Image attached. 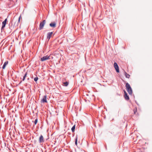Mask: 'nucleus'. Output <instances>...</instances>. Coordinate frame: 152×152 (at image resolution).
Segmentation results:
<instances>
[{"label": "nucleus", "mask_w": 152, "mask_h": 152, "mask_svg": "<svg viewBox=\"0 0 152 152\" xmlns=\"http://www.w3.org/2000/svg\"><path fill=\"white\" fill-rule=\"evenodd\" d=\"M38 79V77H36L34 78V80L36 82L37 81Z\"/></svg>", "instance_id": "17"}, {"label": "nucleus", "mask_w": 152, "mask_h": 152, "mask_svg": "<svg viewBox=\"0 0 152 152\" xmlns=\"http://www.w3.org/2000/svg\"><path fill=\"white\" fill-rule=\"evenodd\" d=\"M27 75V72H26L23 77V81H24L25 80V79L26 76Z\"/></svg>", "instance_id": "15"}, {"label": "nucleus", "mask_w": 152, "mask_h": 152, "mask_svg": "<svg viewBox=\"0 0 152 152\" xmlns=\"http://www.w3.org/2000/svg\"><path fill=\"white\" fill-rule=\"evenodd\" d=\"M46 22L45 20H43L42 22H40L39 25V30H41L43 29Z\"/></svg>", "instance_id": "2"}, {"label": "nucleus", "mask_w": 152, "mask_h": 152, "mask_svg": "<svg viewBox=\"0 0 152 152\" xmlns=\"http://www.w3.org/2000/svg\"><path fill=\"white\" fill-rule=\"evenodd\" d=\"M114 67L116 70V71L117 72H119V69L117 63L115 62L114 64Z\"/></svg>", "instance_id": "6"}, {"label": "nucleus", "mask_w": 152, "mask_h": 152, "mask_svg": "<svg viewBox=\"0 0 152 152\" xmlns=\"http://www.w3.org/2000/svg\"><path fill=\"white\" fill-rule=\"evenodd\" d=\"M56 23L55 22L51 23L50 24V26L53 28H55L56 27Z\"/></svg>", "instance_id": "10"}, {"label": "nucleus", "mask_w": 152, "mask_h": 152, "mask_svg": "<svg viewBox=\"0 0 152 152\" xmlns=\"http://www.w3.org/2000/svg\"><path fill=\"white\" fill-rule=\"evenodd\" d=\"M44 142V138L42 135H41L39 139V142L40 143L43 142Z\"/></svg>", "instance_id": "8"}, {"label": "nucleus", "mask_w": 152, "mask_h": 152, "mask_svg": "<svg viewBox=\"0 0 152 152\" xmlns=\"http://www.w3.org/2000/svg\"><path fill=\"white\" fill-rule=\"evenodd\" d=\"M53 34V32H49L47 33V39H48V40H49L50 39Z\"/></svg>", "instance_id": "7"}, {"label": "nucleus", "mask_w": 152, "mask_h": 152, "mask_svg": "<svg viewBox=\"0 0 152 152\" xmlns=\"http://www.w3.org/2000/svg\"><path fill=\"white\" fill-rule=\"evenodd\" d=\"M75 125H74L71 129V130L73 132H74L75 131Z\"/></svg>", "instance_id": "12"}, {"label": "nucleus", "mask_w": 152, "mask_h": 152, "mask_svg": "<svg viewBox=\"0 0 152 152\" xmlns=\"http://www.w3.org/2000/svg\"><path fill=\"white\" fill-rule=\"evenodd\" d=\"M47 96L45 95L43 96L42 99H41V102L43 103H47Z\"/></svg>", "instance_id": "3"}, {"label": "nucleus", "mask_w": 152, "mask_h": 152, "mask_svg": "<svg viewBox=\"0 0 152 152\" xmlns=\"http://www.w3.org/2000/svg\"><path fill=\"white\" fill-rule=\"evenodd\" d=\"M8 61H5L4 63V64H3V66H2V68L3 69H4L5 68V67H6V66L8 64Z\"/></svg>", "instance_id": "11"}, {"label": "nucleus", "mask_w": 152, "mask_h": 152, "mask_svg": "<svg viewBox=\"0 0 152 152\" xmlns=\"http://www.w3.org/2000/svg\"><path fill=\"white\" fill-rule=\"evenodd\" d=\"M77 136L75 138V144L76 145H77Z\"/></svg>", "instance_id": "16"}, {"label": "nucleus", "mask_w": 152, "mask_h": 152, "mask_svg": "<svg viewBox=\"0 0 152 152\" xmlns=\"http://www.w3.org/2000/svg\"><path fill=\"white\" fill-rule=\"evenodd\" d=\"M37 121H38V120H37V119H36L35 121H34V124L35 125L36 124H37Z\"/></svg>", "instance_id": "18"}, {"label": "nucleus", "mask_w": 152, "mask_h": 152, "mask_svg": "<svg viewBox=\"0 0 152 152\" xmlns=\"http://www.w3.org/2000/svg\"><path fill=\"white\" fill-rule=\"evenodd\" d=\"M20 16L19 17V18H18V22H20Z\"/></svg>", "instance_id": "20"}, {"label": "nucleus", "mask_w": 152, "mask_h": 152, "mask_svg": "<svg viewBox=\"0 0 152 152\" xmlns=\"http://www.w3.org/2000/svg\"><path fill=\"white\" fill-rule=\"evenodd\" d=\"M50 59V56L48 55L43 56L42 58L41 59V60L42 61H46L47 60L49 59Z\"/></svg>", "instance_id": "4"}, {"label": "nucleus", "mask_w": 152, "mask_h": 152, "mask_svg": "<svg viewBox=\"0 0 152 152\" xmlns=\"http://www.w3.org/2000/svg\"><path fill=\"white\" fill-rule=\"evenodd\" d=\"M125 74L126 77L128 78H129L130 77V75L127 74L126 72H125Z\"/></svg>", "instance_id": "13"}, {"label": "nucleus", "mask_w": 152, "mask_h": 152, "mask_svg": "<svg viewBox=\"0 0 152 152\" xmlns=\"http://www.w3.org/2000/svg\"><path fill=\"white\" fill-rule=\"evenodd\" d=\"M124 98L126 100H128L129 99V96L128 95L127 93L124 90Z\"/></svg>", "instance_id": "9"}, {"label": "nucleus", "mask_w": 152, "mask_h": 152, "mask_svg": "<svg viewBox=\"0 0 152 152\" xmlns=\"http://www.w3.org/2000/svg\"><path fill=\"white\" fill-rule=\"evenodd\" d=\"M126 90L129 95H132V91L130 85L127 83L126 85Z\"/></svg>", "instance_id": "1"}, {"label": "nucleus", "mask_w": 152, "mask_h": 152, "mask_svg": "<svg viewBox=\"0 0 152 152\" xmlns=\"http://www.w3.org/2000/svg\"><path fill=\"white\" fill-rule=\"evenodd\" d=\"M63 84L65 86H66L68 85L69 83L68 82L66 81L63 83Z\"/></svg>", "instance_id": "14"}, {"label": "nucleus", "mask_w": 152, "mask_h": 152, "mask_svg": "<svg viewBox=\"0 0 152 152\" xmlns=\"http://www.w3.org/2000/svg\"><path fill=\"white\" fill-rule=\"evenodd\" d=\"M133 111L134 114H135L136 112L137 111V109H134Z\"/></svg>", "instance_id": "19"}, {"label": "nucleus", "mask_w": 152, "mask_h": 152, "mask_svg": "<svg viewBox=\"0 0 152 152\" xmlns=\"http://www.w3.org/2000/svg\"><path fill=\"white\" fill-rule=\"evenodd\" d=\"M7 20V19L6 18L5 19V20L2 22V26L1 27V30H2L3 29H4V28L5 27L6 22Z\"/></svg>", "instance_id": "5"}]
</instances>
